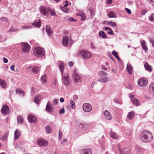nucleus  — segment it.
I'll use <instances>...</instances> for the list:
<instances>
[{"label":"nucleus","instance_id":"f257e3e1","mask_svg":"<svg viewBox=\"0 0 154 154\" xmlns=\"http://www.w3.org/2000/svg\"><path fill=\"white\" fill-rule=\"evenodd\" d=\"M140 140L145 143H149L153 139V136L151 133L146 131H143L140 135Z\"/></svg>","mask_w":154,"mask_h":154},{"label":"nucleus","instance_id":"f03ea898","mask_svg":"<svg viewBox=\"0 0 154 154\" xmlns=\"http://www.w3.org/2000/svg\"><path fill=\"white\" fill-rule=\"evenodd\" d=\"M98 74L100 76L98 79V82L106 83L109 81L108 78L106 76L108 75L106 72L103 71H100L98 72Z\"/></svg>","mask_w":154,"mask_h":154},{"label":"nucleus","instance_id":"7ed1b4c3","mask_svg":"<svg viewBox=\"0 0 154 154\" xmlns=\"http://www.w3.org/2000/svg\"><path fill=\"white\" fill-rule=\"evenodd\" d=\"M33 53L36 57H42L45 55V51L43 48L36 47L34 49Z\"/></svg>","mask_w":154,"mask_h":154},{"label":"nucleus","instance_id":"20e7f679","mask_svg":"<svg viewBox=\"0 0 154 154\" xmlns=\"http://www.w3.org/2000/svg\"><path fill=\"white\" fill-rule=\"evenodd\" d=\"M79 57L82 58L84 60H87L90 58L91 56L90 52L88 51L82 50L78 54Z\"/></svg>","mask_w":154,"mask_h":154},{"label":"nucleus","instance_id":"39448f33","mask_svg":"<svg viewBox=\"0 0 154 154\" xmlns=\"http://www.w3.org/2000/svg\"><path fill=\"white\" fill-rule=\"evenodd\" d=\"M62 81L63 83L65 86L69 85L71 83L69 75L66 74L62 75Z\"/></svg>","mask_w":154,"mask_h":154},{"label":"nucleus","instance_id":"423d86ee","mask_svg":"<svg viewBox=\"0 0 154 154\" xmlns=\"http://www.w3.org/2000/svg\"><path fill=\"white\" fill-rule=\"evenodd\" d=\"M137 83L140 87H144L147 85L148 81L146 79L141 78L138 80Z\"/></svg>","mask_w":154,"mask_h":154},{"label":"nucleus","instance_id":"0eeeda50","mask_svg":"<svg viewBox=\"0 0 154 154\" xmlns=\"http://www.w3.org/2000/svg\"><path fill=\"white\" fill-rule=\"evenodd\" d=\"M1 111L3 114L6 115L8 114L10 112L9 107L7 105H4L3 106Z\"/></svg>","mask_w":154,"mask_h":154},{"label":"nucleus","instance_id":"6e6552de","mask_svg":"<svg viewBox=\"0 0 154 154\" xmlns=\"http://www.w3.org/2000/svg\"><path fill=\"white\" fill-rule=\"evenodd\" d=\"M73 76L75 81L76 83L80 82L82 80V78L80 75L75 71L73 72Z\"/></svg>","mask_w":154,"mask_h":154},{"label":"nucleus","instance_id":"1a4fd4ad","mask_svg":"<svg viewBox=\"0 0 154 154\" xmlns=\"http://www.w3.org/2000/svg\"><path fill=\"white\" fill-rule=\"evenodd\" d=\"M82 107L85 112H89L92 109V106L88 103H84Z\"/></svg>","mask_w":154,"mask_h":154},{"label":"nucleus","instance_id":"9d476101","mask_svg":"<svg viewBox=\"0 0 154 154\" xmlns=\"http://www.w3.org/2000/svg\"><path fill=\"white\" fill-rule=\"evenodd\" d=\"M29 69L31 72H33L35 74H37L39 71V67L36 66H33L29 67Z\"/></svg>","mask_w":154,"mask_h":154},{"label":"nucleus","instance_id":"9b49d317","mask_svg":"<svg viewBox=\"0 0 154 154\" xmlns=\"http://www.w3.org/2000/svg\"><path fill=\"white\" fill-rule=\"evenodd\" d=\"M49 9V8H45L44 6H41L40 9V11L44 15H45L47 16H48V10Z\"/></svg>","mask_w":154,"mask_h":154},{"label":"nucleus","instance_id":"f8f14e48","mask_svg":"<svg viewBox=\"0 0 154 154\" xmlns=\"http://www.w3.org/2000/svg\"><path fill=\"white\" fill-rule=\"evenodd\" d=\"M37 143L40 147H42L43 146H46L48 145V142L44 139H38L37 140Z\"/></svg>","mask_w":154,"mask_h":154},{"label":"nucleus","instance_id":"ddd939ff","mask_svg":"<svg viewBox=\"0 0 154 154\" xmlns=\"http://www.w3.org/2000/svg\"><path fill=\"white\" fill-rule=\"evenodd\" d=\"M22 44L23 45L22 51L26 53L29 52L30 50V46L26 43H22Z\"/></svg>","mask_w":154,"mask_h":154},{"label":"nucleus","instance_id":"4468645a","mask_svg":"<svg viewBox=\"0 0 154 154\" xmlns=\"http://www.w3.org/2000/svg\"><path fill=\"white\" fill-rule=\"evenodd\" d=\"M45 110L49 113L52 112L54 111V107L53 106L50 104L49 101L48 102L46 105Z\"/></svg>","mask_w":154,"mask_h":154},{"label":"nucleus","instance_id":"2eb2a0df","mask_svg":"<svg viewBox=\"0 0 154 154\" xmlns=\"http://www.w3.org/2000/svg\"><path fill=\"white\" fill-rule=\"evenodd\" d=\"M80 154H92L91 149L90 148L82 149L80 150Z\"/></svg>","mask_w":154,"mask_h":154},{"label":"nucleus","instance_id":"dca6fc26","mask_svg":"<svg viewBox=\"0 0 154 154\" xmlns=\"http://www.w3.org/2000/svg\"><path fill=\"white\" fill-rule=\"evenodd\" d=\"M69 37L67 36H64L62 41L63 45L65 47H67L69 45Z\"/></svg>","mask_w":154,"mask_h":154},{"label":"nucleus","instance_id":"f3484780","mask_svg":"<svg viewBox=\"0 0 154 154\" xmlns=\"http://www.w3.org/2000/svg\"><path fill=\"white\" fill-rule=\"evenodd\" d=\"M46 31L49 36H51L53 34V31L51 27L49 25H46L45 28Z\"/></svg>","mask_w":154,"mask_h":154},{"label":"nucleus","instance_id":"a211bd4d","mask_svg":"<svg viewBox=\"0 0 154 154\" xmlns=\"http://www.w3.org/2000/svg\"><path fill=\"white\" fill-rule=\"evenodd\" d=\"M32 25L38 28L41 26V23L39 19H37L34 21V22L32 23Z\"/></svg>","mask_w":154,"mask_h":154},{"label":"nucleus","instance_id":"6ab92c4d","mask_svg":"<svg viewBox=\"0 0 154 154\" xmlns=\"http://www.w3.org/2000/svg\"><path fill=\"white\" fill-rule=\"evenodd\" d=\"M21 134L20 131L18 129H16L14 133V139L16 140L18 139L20 137Z\"/></svg>","mask_w":154,"mask_h":154},{"label":"nucleus","instance_id":"aec40b11","mask_svg":"<svg viewBox=\"0 0 154 154\" xmlns=\"http://www.w3.org/2000/svg\"><path fill=\"white\" fill-rule=\"evenodd\" d=\"M126 69L129 74L131 75L132 74V71L133 70V67L130 63H128L127 64Z\"/></svg>","mask_w":154,"mask_h":154},{"label":"nucleus","instance_id":"412c9836","mask_svg":"<svg viewBox=\"0 0 154 154\" xmlns=\"http://www.w3.org/2000/svg\"><path fill=\"white\" fill-rule=\"evenodd\" d=\"M28 119L29 122L31 123L35 121L36 120L35 117L32 115H29L27 117Z\"/></svg>","mask_w":154,"mask_h":154},{"label":"nucleus","instance_id":"4be33fe9","mask_svg":"<svg viewBox=\"0 0 154 154\" xmlns=\"http://www.w3.org/2000/svg\"><path fill=\"white\" fill-rule=\"evenodd\" d=\"M140 42L143 48L146 52L147 51L148 49L146 45V42L144 40H142L140 41Z\"/></svg>","mask_w":154,"mask_h":154},{"label":"nucleus","instance_id":"5701e85b","mask_svg":"<svg viewBox=\"0 0 154 154\" xmlns=\"http://www.w3.org/2000/svg\"><path fill=\"white\" fill-rule=\"evenodd\" d=\"M134 116V111H132L129 112L127 116V118L129 120H131Z\"/></svg>","mask_w":154,"mask_h":154},{"label":"nucleus","instance_id":"b1692460","mask_svg":"<svg viewBox=\"0 0 154 154\" xmlns=\"http://www.w3.org/2000/svg\"><path fill=\"white\" fill-rule=\"evenodd\" d=\"M103 113L104 115L106 116L107 119L108 120H110L112 119V116L109 114V112L107 110H106Z\"/></svg>","mask_w":154,"mask_h":154},{"label":"nucleus","instance_id":"393cba45","mask_svg":"<svg viewBox=\"0 0 154 154\" xmlns=\"http://www.w3.org/2000/svg\"><path fill=\"white\" fill-rule=\"evenodd\" d=\"M144 67L146 70H147L149 72H151L152 71V68L147 62L145 63L144 64Z\"/></svg>","mask_w":154,"mask_h":154},{"label":"nucleus","instance_id":"a878e982","mask_svg":"<svg viewBox=\"0 0 154 154\" xmlns=\"http://www.w3.org/2000/svg\"><path fill=\"white\" fill-rule=\"evenodd\" d=\"M99 36L103 39L106 38H107L106 34L103 31H100L99 32Z\"/></svg>","mask_w":154,"mask_h":154},{"label":"nucleus","instance_id":"bb28decb","mask_svg":"<svg viewBox=\"0 0 154 154\" xmlns=\"http://www.w3.org/2000/svg\"><path fill=\"white\" fill-rule=\"evenodd\" d=\"M104 30L106 31L108 30L107 33L109 35H113L114 34L113 30L109 27H105L104 28Z\"/></svg>","mask_w":154,"mask_h":154},{"label":"nucleus","instance_id":"cd10ccee","mask_svg":"<svg viewBox=\"0 0 154 154\" xmlns=\"http://www.w3.org/2000/svg\"><path fill=\"white\" fill-rule=\"evenodd\" d=\"M85 14L82 12H79L77 15L78 16L80 17L81 18L80 19L81 20H84L85 18Z\"/></svg>","mask_w":154,"mask_h":154},{"label":"nucleus","instance_id":"c85d7f7f","mask_svg":"<svg viewBox=\"0 0 154 154\" xmlns=\"http://www.w3.org/2000/svg\"><path fill=\"white\" fill-rule=\"evenodd\" d=\"M59 68L62 75H63V71L64 70V64L63 63H60L59 64Z\"/></svg>","mask_w":154,"mask_h":154},{"label":"nucleus","instance_id":"c756f323","mask_svg":"<svg viewBox=\"0 0 154 154\" xmlns=\"http://www.w3.org/2000/svg\"><path fill=\"white\" fill-rule=\"evenodd\" d=\"M131 101L132 103L137 106L140 105V103L138 100L136 98H133L131 99Z\"/></svg>","mask_w":154,"mask_h":154},{"label":"nucleus","instance_id":"7c9ffc66","mask_svg":"<svg viewBox=\"0 0 154 154\" xmlns=\"http://www.w3.org/2000/svg\"><path fill=\"white\" fill-rule=\"evenodd\" d=\"M149 91L151 94H154V83L151 84L149 85Z\"/></svg>","mask_w":154,"mask_h":154},{"label":"nucleus","instance_id":"2f4dec72","mask_svg":"<svg viewBox=\"0 0 154 154\" xmlns=\"http://www.w3.org/2000/svg\"><path fill=\"white\" fill-rule=\"evenodd\" d=\"M109 135L110 137L113 139H116L118 137L117 134L112 130L109 133Z\"/></svg>","mask_w":154,"mask_h":154},{"label":"nucleus","instance_id":"473e14b6","mask_svg":"<svg viewBox=\"0 0 154 154\" xmlns=\"http://www.w3.org/2000/svg\"><path fill=\"white\" fill-rule=\"evenodd\" d=\"M0 85L2 88H5L6 87V84L5 80L0 79Z\"/></svg>","mask_w":154,"mask_h":154},{"label":"nucleus","instance_id":"72a5a7b5","mask_svg":"<svg viewBox=\"0 0 154 154\" xmlns=\"http://www.w3.org/2000/svg\"><path fill=\"white\" fill-rule=\"evenodd\" d=\"M137 150L138 152L144 153H146V150L144 149H143L140 146H137L136 147Z\"/></svg>","mask_w":154,"mask_h":154},{"label":"nucleus","instance_id":"f704fd0d","mask_svg":"<svg viewBox=\"0 0 154 154\" xmlns=\"http://www.w3.org/2000/svg\"><path fill=\"white\" fill-rule=\"evenodd\" d=\"M41 97L40 95H37L35 97L34 100V102L37 104H38L40 102Z\"/></svg>","mask_w":154,"mask_h":154},{"label":"nucleus","instance_id":"c9c22d12","mask_svg":"<svg viewBox=\"0 0 154 154\" xmlns=\"http://www.w3.org/2000/svg\"><path fill=\"white\" fill-rule=\"evenodd\" d=\"M108 16L110 18H116L117 17L116 14L113 11L109 12Z\"/></svg>","mask_w":154,"mask_h":154},{"label":"nucleus","instance_id":"e433bc0d","mask_svg":"<svg viewBox=\"0 0 154 154\" xmlns=\"http://www.w3.org/2000/svg\"><path fill=\"white\" fill-rule=\"evenodd\" d=\"M128 149V148H125L123 149L120 150L121 154H129Z\"/></svg>","mask_w":154,"mask_h":154},{"label":"nucleus","instance_id":"4c0bfd02","mask_svg":"<svg viewBox=\"0 0 154 154\" xmlns=\"http://www.w3.org/2000/svg\"><path fill=\"white\" fill-rule=\"evenodd\" d=\"M88 9L90 13L91 17H93L95 14V9L92 8H88Z\"/></svg>","mask_w":154,"mask_h":154},{"label":"nucleus","instance_id":"58836bf2","mask_svg":"<svg viewBox=\"0 0 154 154\" xmlns=\"http://www.w3.org/2000/svg\"><path fill=\"white\" fill-rule=\"evenodd\" d=\"M80 125L81 126V127L83 129H89V126L88 125V123H82V124H80Z\"/></svg>","mask_w":154,"mask_h":154},{"label":"nucleus","instance_id":"ea45409f","mask_svg":"<svg viewBox=\"0 0 154 154\" xmlns=\"http://www.w3.org/2000/svg\"><path fill=\"white\" fill-rule=\"evenodd\" d=\"M45 130L47 134H49L51 132V128L49 125H47L45 127Z\"/></svg>","mask_w":154,"mask_h":154},{"label":"nucleus","instance_id":"a19ab883","mask_svg":"<svg viewBox=\"0 0 154 154\" xmlns=\"http://www.w3.org/2000/svg\"><path fill=\"white\" fill-rule=\"evenodd\" d=\"M16 93L20 94L21 96L23 97L24 96L23 92L20 89H17L16 90Z\"/></svg>","mask_w":154,"mask_h":154},{"label":"nucleus","instance_id":"79ce46f5","mask_svg":"<svg viewBox=\"0 0 154 154\" xmlns=\"http://www.w3.org/2000/svg\"><path fill=\"white\" fill-rule=\"evenodd\" d=\"M112 54L118 60H120V59L118 55L117 52H116L115 51H113L112 53Z\"/></svg>","mask_w":154,"mask_h":154},{"label":"nucleus","instance_id":"37998d69","mask_svg":"<svg viewBox=\"0 0 154 154\" xmlns=\"http://www.w3.org/2000/svg\"><path fill=\"white\" fill-rule=\"evenodd\" d=\"M70 103L71 105V107L73 109H74L75 108V102L73 100H71L70 101Z\"/></svg>","mask_w":154,"mask_h":154},{"label":"nucleus","instance_id":"c03bdc74","mask_svg":"<svg viewBox=\"0 0 154 154\" xmlns=\"http://www.w3.org/2000/svg\"><path fill=\"white\" fill-rule=\"evenodd\" d=\"M46 75H43L41 78V80L42 82L45 83L46 81Z\"/></svg>","mask_w":154,"mask_h":154},{"label":"nucleus","instance_id":"a18cd8bd","mask_svg":"<svg viewBox=\"0 0 154 154\" xmlns=\"http://www.w3.org/2000/svg\"><path fill=\"white\" fill-rule=\"evenodd\" d=\"M149 20L151 22H152V21L154 22V13L152 14L149 16Z\"/></svg>","mask_w":154,"mask_h":154},{"label":"nucleus","instance_id":"49530a36","mask_svg":"<svg viewBox=\"0 0 154 154\" xmlns=\"http://www.w3.org/2000/svg\"><path fill=\"white\" fill-rule=\"evenodd\" d=\"M89 129H91L93 128L95 126V124L94 122H91L88 123Z\"/></svg>","mask_w":154,"mask_h":154},{"label":"nucleus","instance_id":"de8ad7c7","mask_svg":"<svg viewBox=\"0 0 154 154\" xmlns=\"http://www.w3.org/2000/svg\"><path fill=\"white\" fill-rule=\"evenodd\" d=\"M17 121L18 123H21L23 122V119L22 117L19 116L17 117Z\"/></svg>","mask_w":154,"mask_h":154},{"label":"nucleus","instance_id":"09e8293b","mask_svg":"<svg viewBox=\"0 0 154 154\" xmlns=\"http://www.w3.org/2000/svg\"><path fill=\"white\" fill-rule=\"evenodd\" d=\"M48 12H50L51 15H52V16H54L55 15V16H56V15L55 14V12L54 11L51 9L50 8H49V10H48Z\"/></svg>","mask_w":154,"mask_h":154},{"label":"nucleus","instance_id":"8fccbe9b","mask_svg":"<svg viewBox=\"0 0 154 154\" xmlns=\"http://www.w3.org/2000/svg\"><path fill=\"white\" fill-rule=\"evenodd\" d=\"M32 27L31 26H22L21 28L22 29H31Z\"/></svg>","mask_w":154,"mask_h":154},{"label":"nucleus","instance_id":"3c124183","mask_svg":"<svg viewBox=\"0 0 154 154\" xmlns=\"http://www.w3.org/2000/svg\"><path fill=\"white\" fill-rule=\"evenodd\" d=\"M61 9L63 12L65 13H67L68 12V10L65 7H62L61 8Z\"/></svg>","mask_w":154,"mask_h":154},{"label":"nucleus","instance_id":"603ef678","mask_svg":"<svg viewBox=\"0 0 154 154\" xmlns=\"http://www.w3.org/2000/svg\"><path fill=\"white\" fill-rule=\"evenodd\" d=\"M18 29H14L12 27H11L9 30V31L10 32L13 31L14 32H17L18 31Z\"/></svg>","mask_w":154,"mask_h":154},{"label":"nucleus","instance_id":"864d4df0","mask_svg":"<svg viewBox=\"0 0 154 154\" xmlns=\"http://www.w3.org/2000/svg\"><path fill=\"white\" fill-rule=\"evenodd\" d=\"M149 40L150 43H152V46L154 47V39L149 38Z\"/></svg>","mask_w":154,"mask_h":154},{"label":"nucleus","instance_id":"5fc2aeb1","mask_svg":"<svg viewBox=\"0 0 154 154\" xmlns=\"http://www.w3.org/2000/svg\"><path fill=\"white\" fill-rule=\"evenodd\" d=\"M0 20L5 21L6 22H7L8 21L7 18L4 17L0 18Z\"/></svg>","mask_w":154,"mask_h":154},{"label":"nucleus","instance_id":"6e6d98bb","mask_svg":"<svg viewBox=\"0 0 154 154\" xmlns=\"http://www.w3.org/2000/svg\"><path fill=\"white\" fill-rule=\"evenodd\" d=\"M109 24L111 26H116V23H115L114 22H112V21L109 22Z\"/></svg>","mask_w":154,"mask_h":154},{"label":"nucleus","instance_id":"4d7b16f0","mask_svg":"<svg viewBox=\"0 0 154 154\" xmlns=\"http://www.w3.org/2000/svg\"><path fill=\"white\" fill-rule=\"evenodd\" d=\"M65 112V110L64 108L61 109H60L59 111V113L60 114H62Z\"/></svg>","mask_w":154,"mask_h":154},{"label":"nucleus","instance_id":"13d9d810","mask_svg":"<svg viewBox=\"0 0 154 154\" xmlns=\"http://www.w3.org/2000/svg\"><path fill=\"white\" fill-rule=\"evenodd\" d=\"M126 12L129 14H131V11L130 10L127 8H125V9Z\"/></svg>","mask_w":154,"mask_h":154},{"label":"nucleus","instance_id":"bf43d9fd","mask_svg":"<svg viewBox=\"0 0 154 154\" xmlns=\"http://www.w3.org/2000/svg\"><path fill=\"white\" fill-rule=\"evenodd\" d=\"M112 0H106V2L107 4L110 5L112 3Z\"/></svg>","mask_w":154,"mask_h":154},{"label":"nucleus","instance_id":"052dcab7","mask_svg":"<svg viewBox=\"0 0 154 154\" xmlns=\"http://www.w3.org/2000/svg\"><path fill=\"white\" fill-rule=\"evenodd\" d=\"M148 2L152 6H154V0H148Z\"/></svg>","mask_w":154,"mask_h":154},{"label":"nucleus","instance_id":"680f3d73","mask_svg":"<svg viewBox=\"0 0 154 154\" xmlns=\"http://www.w3.org/2000/svg\"><path fill=\"white\" fill-rule=\"evenodd\" d=\"M7 135L6 134H5L1 138V140H5L7 138Z\"/></svg>","mask_w":154,"mask_h":154},{"label":"nucleus","instance_id":"e2e57ef3","mask_svg":"<svg viewBox=\"0 0 154 154\" xmlns=\"http://www.w3.org/2000/svg\"><path fill=\"white\" fill-rule=\"evenodd\" d=\"M91 47L92 49H95L96 48L93 45V43H91Z\"/></svg>","mask_w":154,"mask_h":154},{"label":"nucleus","instance_id":"0e129e2a","mask_svg":"<svg viewBox=\"0 0 154 154\" xmlns=\"http://www.w3.org/2000/svg\"><path fill=\"white\" fill-rule=\"evenodd\" d=\"M3 59L4 63H7L8 62V60L6 58L4 57Z\"/></svg>","mask_w":154,"mask_h":154},{"label":"nucleus","instance_id":"69168bd1","mask_svg":"<svg viewBox=\"0 0 154 154\" xmlns=\"http://www.w3.org/2000/svg\"><path fill=\"white\" fill-rule=\"evenodd\" d=\"M62 136V133L60 132V130H59V139H60V137H61Z\"/></svg>","mask_w":154,"mask_h":154},{"label":"nucleus","instance_id":"338daca9","mask_svg":"<svg viewBox=\"0 0 154 154\" xmlns=\"http://www.w3.org/2000/svg\"><path fill=\"white\" fill-rule=\"evenodd\" d=\"M14 67H15V66L14 65H11L10 67L11 70L12 71H15L14 69Z\"/></svg>","mask_w":154,"mask_h":154},{"label":"nucleus","instance_id":"774afa93","mask_svg":"<svg viewBox=\"0 0 154 154\" xmlns=\"http://www.w3.org/2000/svg\"><path fill=\"white\" fill-rule=\"evenodd\" d=\"M73 99L74 100H76L78 99V96L76 95H74L73 97Z\"/></svg>","mask_w":154,"mask_h":154}]
</instances>
